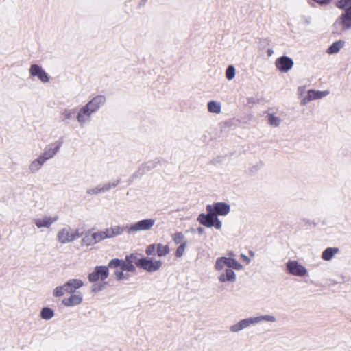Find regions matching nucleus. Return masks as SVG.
I'll list each match as a JSON object with an SVG mask.
<instances>
[{
    "label": "nucleus",
    "instance_id": "nucleus-27",
    "mask_svg": "<svg viewBox=\"0 0 351 351\" xmlns=\"http://www.w3.org/2000/svg\"><path fill=\"white\" fill-rule=\"evenodd\" d=\"M208 110L210 112L219 114L221 111V105L216 101H210L208 104Z\"/></svg>",
    "mask_w": 351,
    "mask_h": 351
},
{
    "label": "nucleus",
    "instance_id": "nucleus-25",
    "mask_svg": "<svg viewBox=\"0 0 351 351\" xmlns=\"http://www.w3.org/2000/svg\"><path fill=\"white\" fill-rule=\"evenodd\" d=\"M344 41L338 40L332 44V45L328 47L326 50V53L328 54H335L337 53L341 48L344 46Z\"/></svg>",
    "mask_w": 351,
    "mask_h": 351
},
{
    "label": "nucleus",
    "instance_id": "nucleus-42",
    "mask_svg": "<svg viewBox=\"0 0 351 351\" xmlns=\"http://www.w3.org/2000/svg\"><path fill=\"white\" fill-rule=\"evenodd\" d=\"M215 220L213 221V227H215L216 229L217 230H221V228H222V223H221V221L217 218V217L216 216L214 219Z\"/></svg>",
    "mask_w": 351,
    "mask_h": 351
},
{
    "label": "nucleus",
    "instance_id": "nucleus-11",
    "mask_svg": "<svg viewBox=\"0 0 351 351\" xmlns=\"http://www.w3.org/2000/svg\"><path fill=\"white\" fill-rule=\"evenodd\" d=\"M119 183V180H115L111 182H108L102 184H99L97 186L90 189L87 191L88 195H98L104 193L112 188L116 187Z\"/></svg>",
    "mask_w": 351,
    "mask_h": 351
},
{
    "label": "nucleus",
    "instance_id": "nucleus-20",
    "mask_svg": "<svg viewBox=\"0 0 351 351\" xmlns=\"http://www.w3.org/2000/svg\"><path fill=\"white\" fill-rule=\"evenodd\" d=\"M66 286L68 287V293H73L78 292L77 289L84 286V282L80 279L72 278L66 281Z\"/></svg>",
    "mask_w": 351,
    "mask_h": 351
},
{
    "label": "nucleus",
    "instance_id": "nucleus-29",
    "mask_svg": "<svg viewBox=\"0 0 351 351\" xmlns=\"http://www.w3.org/2000/svg\"><path fill=\"white\" fill-rule=\"evenodd\" d=\"M75 110L73 109H63L60 112V117L62 121H66L73 117Z\"/></svg>",
    "mask_w": 351,
    "mask_h": 351
},
{
    "label": "nucleus",
    "instance_id": "nucleus-8",
    "mask_svg": "<svg viewBox=\"0 0 351 351\" xmlns=\"http://www.w3.org/2000/svg\"><path fill=\"white\" fill-rule=\"evenodd\" d=\"M109 275L108 267L106 266H97L95 267L94 271L90 273L88 276V280L90 282H95L99 280H104Z\"/></svg>",
    "mask_w": 351,
    "mask_h": 351
},
{
    "label": "nucleus",
    "instance_id": "nucleus-14",
    "mask_svg": "<svg viewBox=\"0 0 351 351\" xmlns=\"http://www.w3.org/2000/svg\"><path fill=\"white\" fill-rule=\"evenodd\" d=\"M60 147V143H55L47 145L43 152L39 156L46 162L48 160L53 158L58 152Z\"/></svg>",
    "mask_w": 351,
    "mask_h": 351
},
{
    "label": "nucleus",
    "instance_id": "nucleus-22",
    "mask_svg": "<svg viewBox=\"0 0 351 351\" xmlns=\"http://www.w3.org/2000/svg\"><path fill=\"white\" fill-rule=\"evenodd\" d=\"M108 239L121 235L123 232V228L119 226H114L104 229Z\"/></svg>",
    "mask_w": 351,
    "mask_h": 351
},
{
    "label": "nucleus",
    "instance_id": "nucleus-45",
    "mask_svg": "<svg viewBox=\"0 0 351 351\" xmlns=\"http://www.w3.org/2000/svg\"><path fill=\"white\" fill-rule=\"evenodd\" d=\"M241 258L243 259V261L244 262H245V263H246V264H249V263H250V258H249L247 256H246L245 254H241Z\"/></svg>",
    "mask_w": 351,
    "mask_h": 351
},
{
    "label": "nucleus",
    "instance_id": "nucleus-40",
    "mask_svg": "<svg viewBox=\"0 0 351 351\" xmlns=\"http://www.w3.org/2000/svg\"><path fill=\"white\" fill-rule=\"evenodd\" d=\"M157 250V244H151L146 247L145 252L147 255H154Z\"/></svg>",
    "mask_w": 351,
    "mask_h": 351
},
{
    "label": "nucleus",
    "instance_id": "nucleus-1",
    "mask_svg": "<svg viewBox=\"0 0 351 351\" xmlns=\"http://www.w3.org/2000/svg\"><path fill=\"white\" fill-rule=\"evenodd\" d=\"M214 268L219 273L218 280L221 283H233L237 280L234 270H242L243 267L234 258L230 257H219L216 259Z\"/></svg>",
    "mask_w": 351,
    "mask_h": 351
},
{
    "label": "nucleus",
    "instance_id": "nucleus-13",
    "mask_svg": "<svg viewBox=\"0 0 351 351\" xmlns=\"http://www.w3.org/2000/svg\"><path fill=\"white\" fill-rule=\"evenodd\" d=\"M329 94V90H309L306 96L301 99V104L306 105L312 100L319 99L327 96Z\"/></svg>",
    "mask_w": 351,
    "mask_h": 351
},
{
    "label": "nucleus",
    "instance_id": "nucleus-21",
    "mask_svg": "<svg viewBox=\"0 0 351 351\" xmlns=\"http://www.w3.org/2000/svg\"><path fill=\"white\" fill-rule=\"evenodd\" d=\"M45 162L38 156L36 158L30 162L28 165V169L30 173H35L38 172Z\"/></svg>",
    "mask_w": 351,
    "mask_h": 351
},
{
    "label": "nucleus",
    "instance_id": "nucleus-2",
    "mask_svg": "<svg viewBox=\"0 0 351 351\" xmlns=\"http://www.w3.org/2000/svg\"><path fill=\"white\" fill-rule=\"evenodd\" d=\"M261 322H276V317L271 315H263L258 317H250L241 319L238 322L231 325L229 330L232 333H238L251 326L256 325Z\"/></svg>",
    "mask_w": 351,
    "mask_h": 351
},
{
    "label": "nucleus",
    "instance_id": "nucleus-32",
    "mask_svg": "<svg viewBox=\"0 0 351 351\" xmlns=\"http://www.w3.org/2000/svg\"><path fill=\"white\" fill-rule=\"evenodd\" d=\"M123 271H125L127 272L134 273L136 272V267L132 263L128 262L125 259H123L122 261L121 268Z\"/></svg>",
    "mask_w": 351,
    "mask_h": 351
},
{
    "label": "nucleus",
    "instance_id": "nucleus-7",
    "mask_svg": "<svg viewBox=\"0 0 351 351\" xmlns=\"http://www.w3.org/2000/svg\"><path fill=\"white\" fill-rule=\"evenodd\" d=\"M162 262L160 260H154L153 258H141L140 267L148 272H155L160 269Z\"/></svg>",
    "mask_w": 351,
    "mask_h": 351
},
{
    "label": "nucleus",
    "instance_id": "nucleus-31",
    "mask_svg": "<svg viewBox=\"0 0 351 351\" xmlns=\"http://www.w3.org/2000/svg\"><path fill=\"white\" fill-rule=\"evenodd\" d=\"M40 315L43 319L49 320L54 316V311L49 307H44L42 308Z\"/></svg>",
    "mask_w": 351,
    "mask_h": 351
},
{
    "label": "nucleus",
    "instance_id": "nucleus-12",
    "mask_svg": "<svg viewBox=\"0 0 351 351\" xmlns=\"http://www.w3.org/2000/svg\"><path fill=\"white\" fill-rule=\"evenodd\" d=\"M58 219V217L43 216L34 219V223L37 228L42 230L43 228H51L53 223Z\"/></svg>",
    "mask_w": 351,
    "mask_h": 351
},
{
    "label": "nucleus",
    "instance_id": "nucleus-43",
    "mask_svg": "<svg viewBox=\"0 0 351 351\" xmlns=\"http://www.w3.org/2000/svg\"><path fill=\"white\" fill-rule=\"evenodd\" d=\"M298 93L300 97H304V94L305 93V86H299L298 88Z\"/></svg>",
    "mask_w": 351,
    "mask_h": 351
},
{
    "label": "nucleus",
    "instance_id": "nucleus-9",
    "mask_svg": "<svg viewBox=\"0 0 351 351\" xmlns=\"http://www.w3.org/2000/svg\"><path fill=\"white\" fill-rule=\"evenodd\" d=\"M206 210L208 214H200L197 217V221L203 226H205L208 228H211L213 226V221L215 220V217H216V213H214L213 206L210 204L207 205Z\"/></svg>",
    "mask_w": 351,
    "mask_h": 351
},
{
    "label": "nucleus",
    "instance_id": "nucleus-49",
    "mask_svg": "<svg viewBox=\"0 0 351 351\" xmlns=\"http://www.w3.org/2000/svg\"><path fill=\"white\" fill-rule=\"evenodd\" d=\"M250 254H251L252 256L254 255V253L252 252H250Z\"/></svg>",
    "mask_w": 351,
    "mask_h": 351
},
{
    "label": "nucleus",
    "instance_id": "nucleus-41",
    "mask_svg": "<svg viewBox=\"0 0 351 351\" xmlns=\"http://www.w3.org/2000/svg\"><path fill=\"white\" fill-rule=\"evenodd\" d=\"M97 243L108 239L104 230L95 232Z\"/></svg>",
    "mask_w": 351,
    "mask_h": 351
},
{
    "label": "nucleus",
    "instance_id": "nucleus-18",
    "mask_svg": "<svg viewBox=\"0 0 351 351\" xmlns=\"http://www.w3.org/2000/svg\"><path fill=\"white\" fill-rule=\"evenodd\" d=\"M214 213L217 215L226 216L230 211V206L225 202H217L212 205Z\"/></svg>",
    "mask_w": 351,
    "mask_h": 351
},
{
    "label": "nucleus",
    "instance_id": "nucleus-33",
    "mask_svg": "<svg viewBox=\"0 0 351 351\" xmlns=\"http://www.w3.org/2000/svg\"><path fill=\"white\" fill-rule=\"evenodd\" d=\"M268 122L270 125L273 127H278L281 123V119L280 117L275 116L273 114H268Z\"/></svg>",
    "mask_w": 351,
    "mask_h": 351
},
{
    "label": "nucleus",
    "instance_id": "nucleus-47",
    "mask_svg": "<svg viewBox=\"0 0 351 351\" xmlns=\"http://www.w3.org/2000/svg\"><path fill=\"white\" fill-rule=\"evenodd\" d=\"M197 232L199 234L202 235L204 233V229L202 227H199L197 228Z\"/></svg>",
    "mask_w": 351,
    "mask_h": 351
},
{
    "label": "nucleus",
    "instance_id": "nucleus-16",
    "mask_svg": "<svg viewBox=\"0 0 351 351\" xmlns=\"http://www.w3.org/2000/svg\"><path fill=\"white\" fill-rule=\"evenodd\" d=\"M83 295L80 291L70 293V296L62 300V304L66 307L79 305L82 303Z\"/></svg>",
    "mask_w": 351,
    "mask_h": 351
},
{
    "label": "nucleus",
    "instance_id": "nucleus-38",
    "mask_svg": "<svg viewBox=\"0 0 351 351\" xmlns=\"http://www.w3.org/2000/svg\"><path fill=\"white\" fill-rule=\"evenodd\" d=\"M186 246H187L186 243H183V245H180L177 247L176 251V257L180 258L184 254Z\"/></svg>",
    "mask_w": 351,
    "mask_h": 351
},
{
    "label": "nucleus",
    "instance_id": "nucleus-17",
    "mask_svg": "<svg viewBox=\"0 0 351 351\" xmlns=\"http://www.w3.org/2000/svg\"><path fill=\"white\" fill-rule=\"evenodd\" d=\"M106 102V97L103 95H97L88 101L86 106L93 113L97 112Z\"/></svg>",
    "mask_w": 351,
    "mask_h": 351
},
{
    "label": "nucleus",
    "instance_id": "nucleus-46",
    "mask_svg": "<svg viewBox=\"0 0 351 351\" xmlns=\"http://www.w3.org/2000/svg\"><path fill=\"white\" fill-rule=\"evenodd\" d=\"M102 289V287L101 286H99V287H97V285H93V287H92V291H99V290H101Z\"/></svg>",
    "mask_w": 351,
    "mask_h": 351
},
{
    "label": "nucleus",
    "instance_id": "nucleus-26",
    "mask_svg": "<svg viewBox=\"0 0 351 351\" xmlns=\"http://www.w3.org/2000/svg\"><path fill=\"white\" fill-rule=\"evenodd\" d=\"M66 293H68V287L66 282L62 285L55 287L53 290V295L56 298L63 296Z\"/></svg>",
    "mask_w": 351,
    "mask_h": 351
},
{
    "label": "nucleus",
    "instance_id": "nucleus-34",
    "mask_svg": "<svg viewBox=\"0 0 351 351\" xmlns=\"http://www.w3.org/2000/svg\"><path fill=\"white\" fill-rule=\"evenodd\" d=\"M125 259L128 261V262H130L133 265L136 264L137 266L140 267V262L141 261V258H138L137 254H130L127 255Z\"/></svg>",
    "mask_w": 351,
    "mask_h": 351
},
{
    "label": "nucleus",
    "instance_id": "nucleus-36",
    "mask_svg": "<svg viewBox=\"0 0 351 351\" xmlns=\"http://www.w3.org/2000/svg\"><path fill=\"white\" fill-rule=\"evenodd\" d=\"M336 5L337 8L346 11L347 9L351 8V0H339L337 2Z\"/></svg>",
    "mask_w": 351,
    "mask_h": 351
},
{
    "label": "nucleus",
    "instance_id": "nucleus-48",
    "mask_svg": "<svg viewBox=\"0 0 351 351\" xmlns=\"http://www.w3.org/2000/svg\"><path fill=\"white\" fill-rule=\"evenodd\" d=\"M267 53L270 56L273 53V51L271 49H269L267 51Z\"/></svg>",
    "mask_w": 351,
    "mask_h": 351
},
{
    "label": "nucleus",
    "instance_id": "nucleus-28",
    "mask_svg": "<svg viewBox=\"0 0 351 351\" xmlns=\"http://www.w3.org/2000/svg\"><path fill=\"white\" fill-rule=\"evenodd\" d=\"M172 239L176 244L183 245V243H186V238L184 234L182 232H175L171 235Z\"/></svg>",
    "mask_w": 351,
    "mask_h": 351
},
{
    "label": "nucleus",
    "instance_id": "nucleus-5",
    "mask_svg": "<svg viewBox=\"0 0 351 351\" xmlns=\"http://www.w3.org/2000/svg\"><path fill=\"white\" fill-rule=\"evenodd\" d=\"M29 73L31 77H36L43 84L48 83L50 81L49 75L39 64H32L29 68Z\"/></svg>",
    "mask_w": 351,
    "mask_h": 351
},
{
    "label": "nucleus",
    "instance_id": "nucleus-39",
    "mask_svg": "<svg viewBox=\"0 0 351 351\" xmlns=\"http://www.w3.org/2000/svg\"><path fill=\"white\" fill-rule=\"evenodd\" d=\"M122 261L123 260L118 258L112 259L109 262L108 268H116L118 267H120L121 268Z\"/></svg>",
    "mask_w": 351,
    "mask_h": 351
},
{
    "label": "nucleus",
    "instance_id": "nucleus-37",
    "mask_svg": "<svg viewBox=\"0 0 351 351\" xmlns=\"http://www.w3.org/2000/svg\"><path fill=\"white\" fill-rule=\"evenodd\" d=\"M114 276L118 280H128L130 278L129 274L127 273H124V271H123L122 269L120 271H115Z\"/></svg>",
    "mask_w": 351,
    "mask_h": 351
},
{
    "label": "nucleus",
    "instance_id": "nucleus-35",
    "mask_svg": "<svg viewBox=\"0 0 351 351\" xmlns=\"http://www.w3.org/2000/svg\"><path fill=\"white\" fill-rule=\"evenodd\" d=\"M236 69L233 65H229L226 70V77L228 80H232L235 77Z\"/></svg>",
    "mask_w": 351,
    "mask_h": 351
},
{
    "label": "nucleus",
    "instance_id": "nucleus-3",
    "mask_svg": "<svg viewBox=\"0 0 351 351\" xmlns=\"http://www.w3.org/2000/svg\"><path fill=\"white\" fill-rule=\"evenodd\" d=\"M82 236V233L80 232L79 230L71 228L69 226H66L60 228L58 230L56 235V239L58 243L64 245L71 243Z\"/></svg>",
    "mask_w": 351,
    "mask_h": 351
},
{
    "label": "nucleus",
    "instance_id": "nucleus-30",
    "mask_svg": "<svg viewBox=\"0 0 351 351\" xmlns=\"http://www.w3.org/2000/svg\"><path fill=\"white\" fill-rule=\"evenodd\" d=\"M170 252L169 247L167 245H163L162 243L157 244L156 253L158 256L162 257L165 256Z\"/></svg>",
    "mask_w": 351,
    "mask_h": 351
},
{
    "label": "nucleus",
    "instance_id": "nucleus-15",
    "mask_svg": "<svg viewBox=\"0 0 351 351\" xmlns=\"http://www.w3.org/2000/svg\"><path fill=\"white\" fill-rule=\"evenodd\" d=\"M275 66L281 72L286 73L293 66V61L287 56H282L276 60Z\"/></svg>",
    "mask_w": 351,
    "mask_h": 351
},
{
    "label": "nucleus",
    "instance_id": "nucleus-19",
    "mask_svg": "<svg viewBox=\"0 0 351 351\" xmlns=\"http://www.w3.org/2000/svg\"><path fill=\"white\" fill-rule=\"evenodd\" d=\"M336 23L342 25L343 27L346 29H351V8L347 9L337 20Z\"/></svg>",
    "mask_w": 351,
    "mask_h": 351
},
{
    "label": "nucleus",
    "instance_id": "nucleus-44",
    "mask_svg": "<svg viewBox=\"0 0 351 351\" xmlns=\"http://www.w3.org/2000/svg\"><path fill=\"white\" fill-rule=\"evenodd\" d=\"M313 1L320 4V5H328L331 2L332 0H313Z\"/></svg>",
    "mask_w": 351,
    "mask_h": 351
},
{
    "label": "nucleus",
    "instance_id": "nucleus-6",
    "mask_svg": "<svg viewBox=\"0 0 351 351\" xmlns=\"http://www.w3.org/2000/svg\"><path fill=\"white\" fill-rule=\"evenodd\" d=\"M92 114V111L86 105L79 109L76 120L81 128H84L90 122Z\"/></svg>",
    "mask_w": 351,
    "mask_h": 351
},
{
    "label": "nucleus",
    "instance_id": "nucleus-23",
    "mask_svg": "<svg viewBox=\"0 0 351 351\" xmlns=\"http://www.w3.org/2000/svg\"><path fill=\"white\" fill-rule=\"evenodd\" d=\"M82 241L86 246H90L97 243L95 232L85 233L82 237Z\"/></svg>",
    "mask_w": 351,
    "mask_h": 351
},
{
    "label": "nucleus",
    "instance_id": "nucleus-10",
    "mask_svg": "<svg viewBox=\"0 0 351 351\" xmlns=\"http://www.w3.org/2000/svg\"><path fill=\"white\" fill-rule=\"evenodd\" d=\"M286 267L289 272L296 276H304L307 274V269L296 261H289Z\"/></svg>",
    "mask_w": 351,
    "mask_h": 351
},
{
    "label": "nucleus",
    "instance_id": "nucleus-4",
    "mask_svg": "<svg viewBox=\"0 0 351 351\" xmlns=\"http://www.w3.org/2000/svg\"><path fill=\"white\" fill-rule=\"evenodd\" d=\"M156 223L153 219H145L132 223L128 228V233L151 230Z\"/></svg>",
    "mask_w": 351,
    "mask_h": 351
},
{
    "label": "nucleus",
    "instance_id": "nucleus-24",
    "mask_svg": "<svg viewBox=\"0 0 351 351\" xmlns=\"http://www.w3.org/2000/svg\"><path fill=\"white\" fill-rule=\"evenodd\" d=\"M339 251V249L337 247H328L323 251L322 258L324 261H330Z\"/></svg>",
    "mask_w": 351,
    "mask_h": 351
}]
</instances>
